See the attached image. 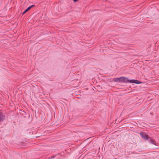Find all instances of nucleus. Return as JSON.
I'll list each match as a JSON object with an SVG mask.
<instances>
[{"label": "nucleus", "mask_w": 159, "mask_h": 159, "mask_svg": "<svg viewBox=\"0 0 159 159\" xmlns=\"http://www.w3.org/2000/svg\"><path fill=\"white\" fill-rule=\"evenodd\" d=\"M5 119V116L2 112H0V122L2 121Z\"/></svg>", "instance_id": "3"}, {"label": "nucleus", "mask_w": 159, "mask_h": 159, "mask_svg": "<svg viewBox=\"0 0 159 159\" xmlns=\"http://www.w3.org/2000/svg\"><path fill=\"white\" fill-rule=\"evenodd\" d=\"M113 80L114 81V82H120V77L119 78H118L114 79Z\"/></svg>", "instance_id": "6"}, {"label": "nucleus", "mask_w": 159, "mask_h": 159, "mask_svg": "<svg viewBox=\"0 0 159 159\" xmlns=\"http://www.w3.org/2000/svg\"><path fill=\"white\" fill-rule=\"evenodd\" d=\"M120 82H125L139 84L141 83L139 81L134 80H129L127 78L121 77H120Z\"/></svg>", "instance_id": "1"}, {"label": "nucleus", "mask_w": 159, "mask_h": 159, "mask_svg": "<svg viewBox=\"0 0 159 159\" xmlns=\"http://www.w3.org/2000/svg\"><path fill=\"white\" fill-rule=\"evenodd\" d=\"M73 1H74V2H76L77 1H78V0H73Z\"/></svg>", "instance_id": "7"}, {"label": "nucleus", "mask_w": 159, "mask_h": 159, "mask_svg": "<svg viewBox=\"0 0 159 159\" xmlns=\"http://www.w3.org/2000/svg\"><path fill=\"white\" fill-rule=\"evenodd\" d=\"M34 6V5H32V6L29 7L28 8H27L23 13V14H24L29 10L32 7Z\"/></svg>", "instance_id": "4"}, {"label": "nucleus", "mask_w": 159, "mask_h": 159, "mask_svg": "<svg viewBox=\"0 0 159 159\" xmlns=\"http://www.w3.org/2000/svg\"><path fill=\"white\" fill-rule=\"evenodd\" d=\"M148 140L149 142H150L151 143L156 145V144L155 143V140L152 139L151 138H149V139Z\"/></svg>", "instance_id": "5"}, {"label": "nucleus", "mask_w": 159, "mask_h": 159, "mask_svg": "<svg viewBox=\"0 0 159 159\" xmlns=\"http://www.w3.org/2000/svg\"><path fill=\"white\" fill-rule=\"evenodd\" d=\"M140 135L142 138L145 139H149V137H148V136L145 134H143L142 133H140Z\"/></svg>", "instance_id": "2"}]
</instances>
